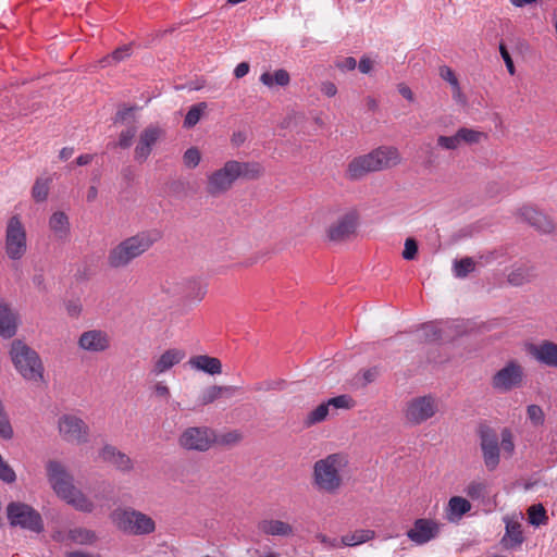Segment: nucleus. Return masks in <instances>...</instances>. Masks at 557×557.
<instances>
[{
  "label": "nucleus",
  "mask_w": 557,
  "mask_h": 557,
  "mask_svg": "<svg viewBox=\"0 0 557 557\" xmlns=\"http://www.w3.org/2000/svg\"><path fill=\"white\" fill-rule=\"evenodd\" d=\"M528 516L529 522L535 527L546 523L548 519L542 504L532 505L528 510Z\"/></svg>",
  "instance_id": "obj_43"
},
{
  "label": "nucleus",
  "mask_w": 557,
  "mask_h": 557,
  "mask_svg": "<svg viewBox=\"0 0 557 557\" xmlns=\"http://www.w3.org/2000/svg\"><path fill=\"white\" fill-rule=\"evenodd\" d=\"M321 91L326 97H334L337 94V87L332 82H324L321 85Z\"/></svg>",
  "instance_id": "obj_59"
},
{
  "label": "nucleus",
  "mask_w": 557,
  "mask_h": 557,
  "mask_svg": "<svg viewBox=\"0 0 557 557\" xmlns=\"http://www.w3.org/2000/svg\"><path fill=\"white\" fill-rule=\"evenodd\" d=\"M163 136V129L157 125H149L141 131L134 149V159L144 163L152 152L153 147Z\"/></svg>",
  "instance_id": "obj_15"
},
{
  "label": "nucleus",
  "mask_w": 557,
  "mask_h": 557,
  "mask_svg": "<svg viewBox=\"0 0 557 557\" xmlns=\"http://www.w3.org/2000/svg\"><path fill=\"white\" fill-rule=\"evenodd\" d=\"M233 164L235 165V172H237V178H244V180H257L259 178L263 172L264 169L259 162H239L236 160H232Z\"/></svg>",
  "instance_id": "obj_29"
},
{
  "label": "nucleus",
  "mask_w": 557,
  "mask_h": 557,
  "mask_svg": "<svg viewBox=\"0 0 557 557\" xmlns=\"http://www.w3.org/2000/svg\"><path fill=\"white\" fill-rule=\"evenodd\" d=\"M436 144L443 150H456L460 147L456 133L451 136H438Z\"/></svg>",
  "instance_id": "obj_47"
},
{
  "label": "nucleus",
  "mask_w": 557,
  "mask_h": 557,
  "mask_svg": "<svg viewBox=\"0 0 557 557\" xmlns=\"http://www.w3.org/2000/svg\"><path fill=\"white\" fill-rule=\"evenodd\" d=\"M358 67L361 73L368 74L371 72L373 63L369 58L362 57L358 63Z\"/></svg>",
  "instance_id": "obj_61"
},
{
  "label": "nucleus",
  "mask_w": 557,
  "mask_h": 557,
  "mask_svg": "<svg viewBox=\"0 0 557 557\" xmlns=\"http://www.w3.org/2000/svg\"><path fill=\"white\" fill-rule=\"evenodd\" d=\"M160 239L161 232L158 230L153 228L138 232L121 240L109 250L107 257L108 265L114 270L125 269Z\"/></svg>",
  "instance_id": "obj_1"
},
{
  "label": "nucleus",
  "mask_w": 557,
  "mask_h": 557,
  "mask_svg": "<svg viewBox=\"0 0 557 557\" xmlns=\"http://www.w3.org/2000/svg\"><path fill=\"white\" fill-rule=\"evenodd\" d=\"M92 161L91 154H81L76 158L75 163L79 166L87 165Z\"/></svg>",
  "instance_id": "obj_64"
},
{
  "label": "nucleus",
  "mask_w": 557,
  "mask_h": 557,
  "mask_svg": "<svg viewBox=\"0 0 557 557\" xmlns=\"http://www.w3.org/2000/svg\"><path fill=\"white\" fill-rule=\"evenodd\" d=\"M400 163V154L395 147H379L367 154L354 158L347 166L346 176L358 181L370 172L381 171Z\"/></svg>",
  "instance_id": "obj_2"
},
{
  "label": "nucleus",
  "mask_w": 557,
  "mask_h": 557,
  "mask_svg": "<svg viewBox=\"0 0 557 557\" xmlns=\"http://www.w3.org/2000/svg\"><path fill=\"white\" fill-rule=\"evenodd\" d=\"M456 135H457L460 146L462 144H467V145L478 144L481 140V138L484 136L482 132H479V131H475L472 128H467V127L459 128L456 132Z\"/></svg>",
  "instance_id": "obj_42"
},
{
  "label": "nucleus",
  "mask_w": 557,
  "mask_h": 557,
  "mask_svg": "<svg viewBox=\"0 0 557 557\" xmlns=\"http://www.w3.org/2000/svg\"><path fill=\"white\" fill-rule=\"evenodd\" d=\"M47 479L54 493L65 500L76 490L73 478L65 467L58 460H49L46 463Z\"/></svg>",
  "instance_id": "obj_12"
},
{
  "label": "nucleus",
  "mask_w": 557,
  "mask_h": 557,
  "mask_svg": "<svg viewBox=\"0 0 557 557\" xmlns=\"http://www.w3.org/2000/svg\"><path fill=\"white\" fill-rule=\"evenodd\" d=\"M528 419L534 426L543 425L545 421V414L543 409L537 405H529L527 407Z\"/></svg>",
  "instance_id": "obj_45"
},
{
  "label": "nucleus",
  "mask_w": 557,
  "mask_h": 557,
  "mask_svg": "<svg viewBox=\"0 0 557 557\" xmlns=\"http://www.w3.org/2000/svg\"><path fill=\"white\" fill-rule=\"evenodd\" d=\"M520 216L528 224L542 233H552L555 228L554 222L544 213L532 207H523L520 209Z\"/></svg>",
  "instance_id": "obj_22"
},
{
  "label": "nucleus",
  "mask_w": 557,
  "mask_h": 557,
  "mask_svg": "<svg viewBox=\"0 0 557 557\" xmlns=\"http://www.w3.org/2000/svg\"><path fill=\"white\" fill-rule=\"evenodd\" d=\"M465 492L473 500L484 499L488 496V485L483 480H473L467 485Z\"/></svg>",
  "instance_id": "obj_37"
},
{
  "label": "nucleus",
  "mask_w": 557,
  "mask_h": 557,
  "mask_svg": "<svg viewBox=\"0 0 557 557\" xmlns=\"http://www.w3.org/2000/svg\"><path fill=\"white\" fill-rule=\"evenodd\" d=\"M444 330L436 322H429L421 325V339L426 343L438 342L443 338Z\"/></svg>",
  "instance_id": "obj_38"
},
{
  "label": "nucleus",
  "mask_w": 557,
  "mask_h": 557,
  "mask_svg": "<svg viewBox=\"0 0 557 557\" xmlns=\"http://www.w3.org/2000/svg\"><path fill=\"white\" fill-rule=\"evenodd\" d=\"M336 66L342 71H352L357 66V61L352 57H346L336 63Z\"/></svg>",
  "instance_id": "obj_58"
},
{
  "label": "nucleus",
  "mask_w": 557,
  "mask_h": 557,
  "mask_svg": "<svg viewBox=\"0 0 557 557\" xmlns=\"http://www.w3.org/2000/svg\"><path fill=\"white\" fill-rule=\"evenodd\" d=\"M100 457L120 471L128 472L133 469L132 459L112 445H106L100 451Z\"/></svg>",
  "instance_id": "obj_23"
},
{
  "label": "nucleus",
  "mask_w": 557,
  "mask_h": 557,
  "mask_svg": "<svg viewBox=\"0 0 557 557\" xmlns=\"http://www.w3.org/2000/svg\"><path fill=\"white\" fill-rule=\"evenodd\" d=\"M137 134V127L131 124L126 129H123L119 135V140L115 146L127 149L132 146L133 139Z\"/></svg>",
  "instance_id": "obj_44"
},
{
  "label": "nucleus",
  "mask_w": 557,
  "mask_h": 557,
  "mask_svg": "<svg viewBox=\"0 0 557 557\" xmlns=\"http://www.w3.org/2000/svg\"><path fill=\"white\" fill-rule=\"evenodd\" d=\"M249 72V64L247 62H240L236 65L234 70V75L236 78H242L246 76Z\"/></svg>",
  "instance_id": "obj_62"
},
{
  "label": "nucleus",
  "mask_w": 557,
  "mask_h": 557,
  "mask_svg": "<svg viewBox=\"0 0 557 557\" xmlns=\"http://www.w3.org/2000/svg\"><path fill=\"white\" fill-rule=\"evenodd\" d=\"M78 347L88 352H103L111 345L110 336L101 330L83 332L78 338Z\"/></svg>",
  "instance_id": "obj_20"
},
{
  "label": "nucleus",
  "mask_w": 557,
  "mask_h": 557,
  "mask_svg": "<svg viewBox=\"0 0 557 557\" xmlns=\"http://www.w3.org/2000/svg\"><path fill=\"white\" fill-rule=\"evenodd\" d=\"M283 388V382L278 381H263L259 382L253 386V391L256 392H268L273 389H282Z\"/></svg>",
  "instance_id": "obj_53"
},
{
  "label": "nucleus",
  "mask_w": 557,
  "mask_h": 557,
  "mask_svg": "<svg viewBox=\"0 0 557 557\" xmlns=\"http://www.w3.org/2000/svg\"><path fill=\"white\" fill-rule=\"evenodd\" d=\"M185 356V351L180 348H170L164 350L158 358L152 361L150 374L153 376H159L168 372L174 366L181 363Z\"/></svg>",
  "instance_id": "obj_21"
},
{
  "label": "nucleus",
  "mask_w": 557,
  "mask_h": 557,
  "mask_svg": "<svg viewBox=\"0 0 557 557\" xmlns=\"http://www.w3.org/2000/svg\"><path fill=\"white\" fill-rule=\"evenodd\" d=\"M206 109H207L206 102H199L197 104L191 106L184 119V127L185 128L194 127L199 122V120Z\"/></svg>",
  "instance_id": "obj_41"
},
{
  "label": "nucleus",
  "mask_w": 557,
  "mask_h": 557,
  "mask_svg": "<svg viewBox=\"0 0 557 557\" xmlns=\"http://www.w3.org/2000/svg\"><path fill=\"white\" fill-rule=\"evenodd\" d=\"M374 535L375 533L372 530H356L350 534L342 536V545L357 546L372 540Z\"/></svg>",
  "instance_id": "obj_35"
},
{
  "label": "nucleus",
  "mask_w": 557,
  "mask_h": 557,
  "mask_svg": "<svg viewBox=\"0 0 557 557\" xmlns=\"http://www.w3.org/2000/svg\"><path fill=\"white\" fill-rule=\"evenodd\" d=\"M418 253V244L413 238H407L405 242V248L403 251V258L405 260H413Z\"/></svg>",
  "instance_id": "obj_52"
},
{
  "label": "nucleus",
  "mask_w": 557,
  "mask_h": 557,
  "mask_svg": "<svg viewBox=\"0 0 557 557\" xmlns=\"http://www.w3.org/2000/svg\"><path fill=\"white\" fill-rule=\"evenodd\" d=\"M61 437L69 443L82 444L88 441L89 428L75 414H63L58 422Z\"/></svg>",
  "instance_id": "obj_13"
},
{
  "label": "nucleus",
  "mask_w": 557,
  "mask_h": 557,
  "mask_svg": "<svg viewBox=\"0 0 557 557\" xmlns=\"http://www.w3.org/2000/svg\"><path fill=\"white\" fill-rule=\"evenodd\" d=\"M525 379L524 368L515 359L507 361L491 377V386L497 393H509L520 388Z\"/></svg>",
  "instance_id": "obj_7"
},
{
  "label": "nucleus",
  "mask_w": 557,
  "mask_h": 557,
  "mask_svg": "<svg viewBox=\"0 0 557 557\" xmlns=\"http://www.w3.org/2000/svg\"><path fill=\"white\" fill-rule=\"evenodd\" d=\"M440 76L442 79L446 81L453 88V91H459V82L456 77L455 72L447 65H443L440 67Z\"/></svg>",
  "instance_id": "obj_49"
},
{
  "label": "nucleus",
  "mask_w": 557,
  "mask_h": 557,
  "mask_svg": "<svg viewBox=\"0 0 557 557\" xmlns=\"http://www.w3.org/2000/svg\"><path fill=\"white\" fill-rule=\"evenodd\" d=\"M242 438H243L242 433L235 430V431H231V432L223 434L220 437V443L224 444V445H233V444L240 442Z\"/></svg>",
  "instance_id": "obj_55"
},
{
  "label": "nucleus",
  "mask_w": 557,
  "mask_h": 557,
  "mask_svg": "<svg viewBox=\"0 0 557 557\" xmlns=\"http://www.w3.org/2000/svg\"><path fill=\"white\" fill-rule=\"evenodd\" d=\"M201 160L200 151L196 147L188 148L183 156L184 164L189 169L198 166Z\"/></svg>",
  "instance_id": "obj_46"
},
{
  "label": "nucleus",
  "mask_w": 557,
  "mask_h": 557,
  "mask_svg": "<svg viewBox=\"0 0 557 557\" xmlns=\"http://www.w3.org/2000/svg\"><path fill=\"white\" fill-rule=\"evenodd\" d=\"M17 317L4 302H0V336L11 338L16 334Z\"/></svg>",
  "instance_id": "obj_27"
},
{
  "label": "nucleus",
  "mask_w": 557,
  "mask_h": 557,
  "mask_svg": "<svg viewBox=\"0 0 557 557\" xmlns=\"http://www.w3.org/2000/svg\"><path fill=\"white\" fill-rule=\"evenodd\" d=\"M315 539L321 543L323 544L326 548H337V547H341L343 546L342 545V540L338 541L337 539H331L329 536H326L325 534L323 533H318L315 535Z\"/></svg>",
  "instance_id": "obj_56"
},
{
  "label": "nucleus",
  "mask_w": 557,
  "mask_h": 557,
  "mask_svg": "<svg viewBox=\"0 0 557 557\" xmlns=\"http://www.w3.org/2000/svg\"><path fill=\"white\" fill-rule=\"evenodd\" d=\"M502 443L500 446L505 453H507L509 456L512 455L515 450V443L512 433L509 429L505 428L502 430Z\"/></svg>",
  "instance_id": "obj_50"
},
{
  "label": "nucleus",
  "mask_w": 557,
  "mask_h": 557,
  "mask_svg": "<svg viewBox=\"0 0 557 557\" xmlns=\"http://www.w3.org/2000/svg\"><path fill=\"white\" fill-rule=\"evenodd\" d=\"M232 160L207 175L206 191L211 197H219L226 194L238 180Z\"/></svg>",
  "instance_id": "obj_11"
},
{
  "label": "nucleus",
  "mask_w": 557,
  "mask_h": 557,
  "mask_svg": "<svg viewBox=\"0 0 557 557\" xmlns=\"http://www.w3.org/2000/svg\"><path fill=\"white\" fill-rule=\"evenodd\" d=\"M233 391L234 387L232 386L212 385L201 392L198 401L201 406H206L212 404L214 400L220 398L224 393H232Z\"/></svg>",
  "instance_id": "obj_33"
},
{
  "label": "nucleus",
  "mask_w": 557,
  "mask_h": 557,
  "mask_svg": "<svg viewBox=\"0 0 557 557\" xmlns=\"http://www.w3.org/2000/svg\"><path fill=\"white\" fill-rule=\"evenodd\" d=\"M347 460L342 454H331L315 461L313 466V481L320 491L335 493L342 485L341 470Z\"/></svg>",
  "instance_id": "obj_4"
},
{
  "label": "nucleus",
  "mask_w": 557,
  "mask_h": 557,
  "mask_svg": "<svg viewBox=\"0 0 557 557\" xmlns=\"http://www.w3.org/2000/svg\"><path fill=\"white\" fill-rule=\"evenodd\" d=\"M115 528L124 534L145 536L152 534L157 524L152 517L133 507H117L110 513Z\"/></svg>",
  "instance_id": "obj_3"
},
{
  "label": "nucleus",
  "mask_w": 557,
  "mask_h": 557,
  "mask_svg": "<svg viewBox=\"0 0 557 557\" xmlns=\"http://www.w3.org/2000/svg\"><path fill=\"white\" fill-rule=\"evenodd\" d=\"M135 107H128V108H123V109H120L117 112H116V115L114 117V123L117 124V123H127L129 119H134V111H135Z\"/></svg>",
  "instance_id": "obj_54"
},
{
  "label": "nucleus",
  "mask_w": 557,
  "mask_h": 557,
  "mask_svg": "<svg viewBox=\"0 0 557 557\" xmlns=\"http://www.w3.org/2000/svg\"><path fill=\"white\" fill-rule=\"evenodd\" d=\"M218 442L213 429L202 426H188L177 438L178 446L188 451L206 453Z\"/></svg>",
  "instance_id": "obj_8"
},
{
  "label": "nucleus",
  "mask_w": 557,
  "mask_h": 557,
  "mask_svg": "<svg viewBox=\"0 0 557 557\" xmlns=\"http://www.w3.org/2000/svg\"><path fill=\"white\" fill-rule=\"evenodd\" d=\"M358 224V214L351 210L330 225L327 237L332 242H344L355 234Z\"/></svg>",
  "instance_id": "obj_17"
},
{
  "label": "nucleus",
  "mask_w": 557,
  "mask_h": 557,
  "mask_svg": "<svg viewBox=\"0 0 557 557\" xmlns=\"http://www.w3.org/2000/svg\"><path fill=\"white\" fill-rule=\"evenodd\" d=\"M499 52H500V55L506 64V67L508 70L509 74L513 75L515 74L513 61L504 44L499 45Z\"/></svg>",
  "instance_id": "obj_57"
},
{
  "label": "nucleus",
  "mask_w": 557,
  "mask_h": 557,
  "mask_svg": "<svg viewBox=\"0 0 557 557\" xmlns=\"http://www.w3.org/2000/svg\"><path fill=\"white\" fill-rule=\"evenodd\" d=\"M188 364L198 371H202L210 375L220 374L222 372V363L220 359L208 355L194 356L188 360Z\"/></svg>",
  "instance_id": "obj_26"
},
{
  "label": "nucleus",
  "mask_w": 557,
  "mask_h": 557,
  "mask_svg": "<svg viewBox=\"0 0 557 557\" xmlns=\"http://www.w3.org/2000/svg\"><path fill=\"white\" fill-rule=\"evenodd\" d=\"M440 533V524L431 519L420 518L413 523V527L408 530V539L417 545H423L437 537Z\"/></svg>",
  "instance_id": "obj_19"
},
{
  "label": "nucleus",
  "mask_w": 557,
  "mask_h": 557,
  "mask_svg": "<svg viewBox=\"0 0 557 557\" xmlns=\"http://www.w3.org/2000/svg\"><path fill=\"white\" fill-rule=\"evenodd\" d=\"M7 517L11 527H20L35 533L44 531L41 515L25 503L11 502L8 504Z\"/></svg>",
  "instance_id": "obj_6"
},
{
  "label": "nucleus",
  "mask_w": 557,
  "mask_h": 557,
  "mask_svg": "<svg viewBox=\"0 0 557 557\" xmlns=\"http://www.w3.org/2000/svg\"><path fill=\"white\" fill-rule=\"evenodd\" d=\"M257 528L264 535L290 536L294 534L292 524L277 519H262L258 522Z\"/></svg>",
  "instance_id": "obj_25"
},
{
  "label": "nucleus",
  "mask_w": 557,
  "mask_h": 557,
  "mask_svg": "<svg viewBox=\"0 0 557 557\" xmlns=\"http://www.w3.org/2000/svg\"><path fill=\"white\" fill-rule=\"evenodd\" d=\"M536 277V269L530 263H521L512 268L507 280L513 286H521L530 283Z\"/></svg>",
  "instance_id": "obj_28"
},
{
  "label": "nucleus",
  "mask_w": 557,
  "mask_h": 557,
  "mask_svg": "<svg viewBox=\"0 0 557 557\" xmlns=\"http://www.w3.org/2000/svg\"><path fill=\"white\" fill-rule=\"evenodd\" d=\"M260 82L269 88H273L274 86L285 87L290 83V76L286 70L278 69L273 73H262L260 75Z\"/></svg>",
  "instance_id": "obj_30"
},
{
  "label": "nucleus",
  "mask_w": 557,
  "mask_h": 557,
  "mask_svg": "<svg viewBox=\"0 0 557 557\" xmlns=\"http://www.w3.org/2000/svg\"><path fill=\"white\" fill-rule=\"evenodd\" d=\"M151 389L156 397H159V398H162L165 400H168L171 397L170 388L164 381L156 382L152 385Z\"/></svg>",
  "instance_id": "obj_51"
},
{
  "label": "nucleus",
  "mask_w": 557,
  "mask_h": 557,
  "mask_svg": "<svg viewBox=\"0 0 557 557\" xmlns=\"http://www.w3.org/2000/svg\"><path fill=\"white\" fill-rule=\"evenodd\" d=\"M398 91L407 100L413 101V92L411 91V89L408 86L400 84L398 86Z\"/></svg>",
  "instance_id": "obj_63"
},
{
  "label": "nucleus",
  "mask_w": 557,
  "mask_h": 557,
  "mask_svg": "<svg viewBox=\"0 0 557 557\" xmlns=\"http://www.w3.org/2000/svg\"><path fill=\"white\" fill-rule=\"evenodd\" d=\"M49 230L55 239L66 242L71 234V223L67 214L63 211L53 212L48 221Z\"/></svg>",
  "instance_id": "obj_24"
},
{
  "label": "nucleus",
  "mask_w": 557,
  "mask_h": 557,
  "mask_svg": "<svg viewBox=\"0 0 557 557\" xmlns=\"http://www.w3.org/2000/svg\"><path fill=\"white\" fill-rule=\"evenodd\" d=\"M67 540L78 545H92L98 540L95 531L86 528H74L69 530Z\"/></svg>",
  "instance_id": "obj_31"
},
{
  "label": "nucleus",
  "mask_w": 557,
  "mask_h": 557,
  "mask_svg": "<svg viewBox=\"0 0 557 557\" xmlns=\"http://www.w3.org/2000/svg\"><path fill=\"white\" fill-rule=\"evenodd\" d=\"M470 509L471 504L468 499L461 496H453L448 502V518L449 520L459 519Z\"/></svg>",
  "instance_id": "obj_32"
},
{
  "label": "nucleus",
  "mask_w": 557,
  "mask_h": 557,
  "mask_svg": "<svg viewBox=\"0 0 557 557\" xmlns=\"http://www.w3.org/2000/svg\"><path fill=\"white\" fill-rule=\"evenodd\" d=\"M506 535L513 545H520L523 542L522 530L519 523H507Z\"/></svg>",
  "instance_id": "obj_48"
},
{
  "label": "nucleus",
  "mask_w": 557,
  "mask_h": 557,
  "mask_svg": "<svg viewBox=\"0 0 557 557\" xmlns=\"http://www.w3.org/2000/svg\"><path fill=\"white\" fill-rule=\"evenodd\" d=\"M474 269L475 262L470 257L454 261L453 272L458 278H465L469 273L473 272Z\"/></svg>",
  "instance_id": "obj_40"
},
{
  "label": "nucleus",
  "mask_w": 557,
  "mask_h": 557,
  "mask_svg": "<svg viewBox=\"0 0 557 557\" xmlns=\"http://www.w3.org/2000/svg\"><path fill=\"white\" fill-rule=\"evenodd\" d=\"M132 54V47L129 45H124L117 49H115L111 54L102 58L99 63L101 67L109 66L111 64L119 63L126 58L131 57Z\"/></svg>",
  "instance_id": "obj_39"
},
{
  "label": "nucleus",
  "mask_w": 557,
  "mask_h": 557,
  "mask_svg": "<svg viewBox=\"0 0 557 557\" xmlns=\"http://www.w3.org/2000/svg\"><path fill=\"white\" fill-rule=\"evenodd\" d=\"M438 411V400L432 395L410 399L405 409V419L412 425H420L433 418Z\"/></svg>",
  "instance_id": "obj_10"
},
{
  "label": "nucleus",
  "mask_w": 557,
  "mask_h": 557,
  "mask_svg": "<svg viewBox=\"0 0 557 557\" xmlns=\"http://www.w3.org/2000/svg\"><path fill=\"white\" fill-rule=\"evenodd\" d=\"M10 356L16 371L27 381L44 379V364L39 355L20 339L12 342Z\"/></svg>",
  "instance_id": "obj_5"
},
{
  "label": "nucleus",
  "mask_w": 557,
  "mask_h": 557,
  "mask_svg": "<svg viewBox=\"0 0 557 557\" xmlns=\"http://www.w3.org/2000/svg\"><path fill=\"white\" fill-rule=\"evenodd\" d=\"M379 375V371L376 368L367 369L362 372V377L364 381V384H369L375 381V379Z\"/></svg>",
  "instance_id": "obj_60"
},
{
  "label": "nucleus",
  "mask_w": 557,
  "mask_h": 557,
  "mask_svg": "<svg viewBox=\"0 0 557 557\" xmlns=\"http://www.w3.org/2000/svg\"><path fill=\"white\" fill-rule=\"evenodd\" d=\"M354 400L349 395H339L327 399L320 404L315 409L310 411L304 420V425L310 428L317 423L324 421L330 412V407L335 409H349L352 407Z\"/></svg>",
  "instance_id": "obj_14"
},
{
  "label": "nucleus",
  "mask_w": 557,
  "mask_h": 557,
  "mask_svg": "<svg viewBox=\"0 0 557 557\" xmlns=\"http://www.w3.org/2000/svg\"><path fill=\"white\" fill-rule=\"evenodd\" d=\"M65 502L75 509L83 512H91L95 508L94 503L79 490H75Z\"/></svg>",
  "instance_id": "obj_34"
},
{
  "label": "nucleus",
  "mask_w": 557,
  "mask_h": 557,
  "mask_svg": "<svg viewBox=\"0 0 557 557\" xmlns=\"http://www.w3.org/2000/svg\"><path fill=\"white\" fill-rule=\"evenodd\" d=\"M528 354L535 359L539 363L548 367V368H557V344L544 339L536 344L531 343L525 347Z\"/></svg>",
  "instance_id": "obj_18"
},
{
  "label": "nucleus",
  "mask_w": 557,
  "mask_h": 557,
  "mask_svg": "<svg viewBox=\"0 0 557 557\" xmlns=\"http://www.w3.org/2000/svg\"><path fill=\"white\" fill-rule=\"evenodd\" d=\"M51 182H52L51 177L36 178L35 183L32 187V197L36 202H44L47 200Z\"/></svg>",
  "instance_id": "obj_36"
},
{
  "label": "nucleus",
  "mask_w": 557,
  "mask_h": 557,
  "mask_svg": "<svg viewBox=\"0 0 557 557\" xmlns=\"http://www.w3.org/2000/svg\"><path fill=\"white\" fill-rule=\"evenodd\" d=\"M4 249L10 260H21L27 251L26 230L18 215L9 219L5 228Z\"/></svg>",
  "instance_id": "obj_9"
},
{
  "label": "nucleus",
  "mask_w": 557,
  "mask_h": 557,
  "mask_svg": "<svg viewBox=\"0 0 557 557\" xmlns=\"http://www.w3.org/2000/svg\"><path fill=\"white\" fill-rule=\"evenodd\" d=\"M480 440L484 463L488 470H495L499 463V438L494 430L484 428L480 431Z\"/></svg>",
  "instance_id": "obj_16"
}]
</instances>
